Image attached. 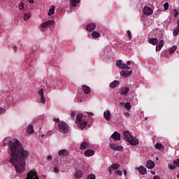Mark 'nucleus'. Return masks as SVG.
I'll list each match as a JSON object with an SVG mask.
<instances>
[{
  "label": "nucleus",
  "instance_id": "nucleus-1",
  "mask_svg": "<svg viewBox=\"0 0 179 179\" xmlns=\"http://www.w3.org/2000/svg\"><path fill=\"white\" fill-rule=\"evenodd\" d=\"M10 149V163L15 169L16 173H24L25 171V160L29 156V152L24 149L19 140H11L8 143Z\"/></svg>",
  "mask_w": 179,
  "mask_h": 179
},
{
  "label": "nucleus",
  "instance_id": "nucleus-2",
  "mask_svg": "<svg viewBox=\"0 0 179 179\" xmlns=\"http://www.w3.org/2000/svg\"><path fill=\"white\" fill-rule=\"evenodd\" d=\"M123 137L124 138V141H126V142L133 146H136L139 143L138 140H137L136 138H134V136H131L129 131L123 132Z\"/></svg>",
  "mask_w": 179,
  "mask_h": 179
},
{
  "label": "nucleus",
  "instance_id": "nucleus-3",
  "mask_svg": "<svg viewBox=\"0 0 179 179\" xmlns=\"http://www.w3.org/2000/svg\"><path fill=\"white\" fill-rule=\"evenodd\" d=\"M59 131L63 134H66L69 131V126L66 122L61 121L58 124Z\"/></svg>",
  "mask_w": 179,
  "mask_h": 179
},
{
  "label": "nucleus",
  "instance_id": "nucleus-4",
  "mask_svg": "<svg viewBox=\"0 0 179 179\" xmlns=\"http://www.w3.org/2000/svg\"><path fill=\"white\" fill-rule=\"evenodd\" d=\"M27 179H39L38 176H37L36 170L29 171V173H27Z\"/></svg>",
  "mask_w": 179,
  "mask_h": 179
},
{
  "label": "nucleus",
  "instance_id": "nucleus-5",
  "mask_svg": "<svg viewBox=\"0 0 179 179\" xmlns=\"http://www.w3.org/2000/svg\"><path fill=\"white\" fill-rule=\"evenodd\" d=\"M116 66H118L120 69H130L129 66H127L126 64H122V60H117L116 61Z\"/></svg>",
  "mask_w": 179,
  "mask_h": 179
},
{
  "label": "nucleus",
  "instance_id": "nucleus-6",
  "mask_svg": "<svg viewBox=\"0 0 179 179\" xmlns=\"http://www.w3.org/2000/svg\"><path fill=\"white\" fill-rule=\"evenodd\" d=\"M69 155V152L66 150H60L58 151V156L63 159Z\"/></svg>",
  "mask_w": 179,
  "mask_h": 179
},
{
  "label": "nucleus",
  "instance_id": "nucleus-7",
  "mask_svg": "<svg viewBox=\"0 0 179 179\" xmlns=\"http://www.w3.org/2000/svg\"><path fill=\"white\" fill-rule=\"evenodd\" d=\"M109 148L114 151H122V147L117 144H110Z\"/></svg>",
  "mask_w": 179,
  "mask_h": 179
},
{
  "label": "nucleus",
  "instance_id": "nucleus-8",
  "mask_svg": "<svg viewBox=\"0 0 179 179\" xmlns=\"http://www.w3.org/2000/svg\"><path fill=\"white\" fill-rule=\"evenodd\" d=\"M153 10L150 8L148 6H145L143 8V15L146 16H150L151 14H152Z\"/></svg>",
  "mask_w": 179,
  "mask_h": 179
},
{
  "label": "nucleus",
  "instance_id": "nucleus-9",
  "mask_svg": "<svg viewBox=\"0 0 179 179\" xmlns=\"http://www.w3.org/2000/svg\"><path fill=\"white\" fill-rule=\"evenodd\" d=\"M42 104H45V98L44 97V91L43 89H40L39 91L38 92Z\"/></svg>",
  "mask_w": 179,
  "mask_h": 179
},
{
  "label": "nucleus",
  "instance_id": "nucleus-10",
  "mask_svg": "<svg viewBox=\"0 0 179 179\" xmlns=\"http://www.w3.org/2000/svg\"><path fill=\"white\" fill-rule=\"evenodd\" d=\"M131 72L132 71H129L124 70V71H120V75H122L123 78H127L131 76Z\"/></svg>",
  "mask_w": 179,
  "mask_h": 179
},
{
  "label": "nucleus",
  "instance_id": "nucleus-11",
  "mask_svg": "<svg viewBox=\"0 0 179 179\" xmlns=\"http://www.w3.org/2000/svg\"><path fill=\"white\" fill-rule=\"evenodd\" d=\"M52 24H54V21L53 20H48L47 22H45L41 24V27L43 29H45L48 26H50Z\"/></svg>",
  "mask_w": 179,
  "mask_h": 179
},
{
  "label": "nucleus",
  "instance_id": "nucleus-12",
  "mask_svg": "<svg viewBox=\"0 0 179 179\" xmlns=\"http://www.w3.org/2000/svg\"><path fill=\"white\" fill-rule=\"evenodd\" d=\"M164 45V41L161 40L160 42H159L158 45H156V52H159Z\"/></svg>",
  "mask_w": 179,
  "mask_h": 179
},
{
  "label": "nucleus",
  "instance_id": "nucleus-13",
  "mask_svg": "<svg viewBox=\"0 0 179 179\" xmlns=\"http://www.w3.org/2000/svg\"><path fill=\"white\" fill-rule=\"evenodd\" d=\"M103 117L106 120V121H110L111 118L110 112V110L104 111L103 113Z\"/></svg>",
  "mask_w": 179,
  "mask_h": 179
},
{
  "label": "nucleus",
  "instance_id": "nucleus-14",
  "mask_svg": "<svg viewBox=\"0 0 179 179\" xmlns=\"http://www.w3.org/2000/svg\"><path fill=\"white\" fill-rule=\"evenodd\" d=\"M148 43L152 45H157L158 44V39L155 38H150L148 39Z\"/></svg>",
  "mask_w": 179,
  "mask_h": 179
},
{
  "label": "nucleus",
  "instance_id": "nucleus-15",
  "mask_svg": "<svg viewBox=\"0 0 179 179\" xmlns=\"http://www.w3.org/2000/svg\"><path fill=\"white\" fill-rule=\"evenodd\" d=\"M96 29V24H89L86 27L87 31H93Z\"/></svg>",
  "mask_w": 179,
  "mask_h": 179
},
{
  "label": "nucleus",
  "instance_id": "nucleus-16",
  "mask_svg": "<svg viewBox=\"0 0 179 179\" xmlns=\"http://www.w3.org/2000/svg\"><path fill=\"white\" fill-rule=\"evenodd\" d=\"M111 138L115 141H120V134L117 131H115L113 135H111Z\"/></svg>",
  "mask_w": 179,
  "mask_h": 179
},
{
  "label": "nucleus",
  "instance_id": "nucleus-17",
  "mask_svg": "<svg viewBox=\"0 0 179 179\" xmlns=\"http://www.w3.org/2000/svg\"><path fill=\"white\" fill-rule=\"evenodd\" d=\"M78 127L80 129H84L85 127H86L87 122L86 121L85 122H78Z\"/></svg>",
  "mask_w": 179,
  "mask_h": 179
},
{
  "label": "nucleus",
  "instance_id": "nucleus-18",
  "mask_svg": "<svg viewBox=\"0 0 179 179\" xmlns=\"http://www.w3.org/2000/svg\"><path fill=\"white\" fill-rule=\"evenodd\" d=\"M83 91H84L85 94H89L91 92V88L87 85L82 86Z\"/></svg>",
  "mask_w": 179,
  "mask_h": 179
},
{
  "label": "nucleus",
  "instance_id": "nucleus-19",
  "mask_svg": "<svg viewBox=\"0 0 179 179\" xmlns=\"http://www.w3.org/2000/svg\"><path fill=\"white\" fill-rule=\"evenodd\" d=\"M120 84V82L118 80H113V83L109 84V87L115 89L117 87V85Z\"/></svg>",
  "mask_w": 179,
  "mask_h": 179
},
{
  "label": "nucleus",
  "instance_id": "nucleus-20",
  "mask_svg": "<svg viewBox=\"0 0 179 179\" xmlns=\"http://www.w3.org/2000/svg\"><path fill=\"white\" fill-rule=\"evenodd\" d=\"M173 36L176 37L179 35V20L177 22V28L173 31Z\"/></svg>",
  "mask_w": 179,
  "mask_h": 179
},
{
  "label": "nucleus",
  "instance_id": "nucleus-21",
  "mask_svg": "<svg viewBox=\"0 0 179 179\" xmlns=\"http://www.w3.org/2000/svg\"><path fill=\"white\" fill-rule=\"evenodd\" d=\"M129 87L122 88V90L120 91V94L122 96H127V94L129 93Z\"/></svg>",
  "mask_w": 179,
  "mask_h": 179
},
{
  "label": "nucleus",
  "instance_id": "nucleus-22",
  "mask_svg": "<svg viewBox=\"0 0 179 179\" xmlns=\"http://www.w3.org/2000/svg\"><path fill=\"white\" fill-rule=\"evenodd\" d=\"M94 152L93 150H87L86 151H85V156L87 157L93 156Z\"/></svg>",
  "mask_w": 179,
  "mask_h": 179
},
{
  "label": "nucleus",
  "instance_id": "nucleus-23",
  "mask_svg": "<svg viewBox=\"0 0 179 179\" xmlns=\"http://www.w3.org/2000/svg\"><path fill=\"white\" fill-rule=\"evenodd\" d=\"M155 164L152 161H148L146 164V168L150 169L155 168Z\"/></svg>",
  "mask_w": 179,
  "mask_h": 179
},
{
  "label": "nucleus",
  "instance_id": "nucleus-24",
  "mask_svg": "<svg viewBox=\"0 0 179 179\" xmlns=\"http://www.w3.org/2000/svg\"><path fill=\"white\" fill-rule=\"evenodd\" d=\"M79 1H70V6H71V9H72V8H75L77 6L78 3H79Z\"/></svg>",
  "mask_w": 179,
  "mask_h": 179
},
{
  "label": "nucleus",
  "instance_id": "nucleus-25",
  "mask_svg": "<svg viewBox=\"0 0 179 179\" xmlns=\"http://www.w3.org/2000/svg\"><path fill=\"white\" fill-rule=\"evenodd\" d=\"M83 117V114H78L77 117H76V124H78V122H81Z\"/></svg>",
  "mask_w": 179,
  "mask_h": 179
},
{
  "label": "nucleus",
  "instance_id": "nucleus-26",
  "mask_svg": "<svg viewBox=\"0 0 179 179\" xmlns=\"http://www.w3.org/2000/svg\"><path fill=\"white\" fill-rule=\"evenodd\" d=\"M55 11V6L52 5L50 7V9H49V11H48V16L52 15Z\"/></svg>",
  "mask_w": 179,
  "mask_h": 179
},
{
  "label": "nucleus",
  "instance_id": "nucleus-27",
  "mask_svg": "<svg viewBox=\"0 0 179 179\" xmlns=\"http://www.w3.org/2000/svg\"><path fill=\"white\" fill-rule=\"evenodd\" d=\"M138 171L140 174H142V175L146 174V169L144 166H140L138 168Z\"/></svg>",
  "mask_w": 179,
  "mask_h": 179
},
{
  "label": "nucleus",
  "instance_id": "nucleus-28",
  "mask_svg": "<svg viewBox=\"0 0 179 179\" xmlns=\"http://www.w3.org/2000/svg\"><path fill=\"white\" fill-rule=\"evenodd\" d=\"M27 131L29 134H32L34 133V127L31 124L28 126Z\"/></svg>",
  "mask_w": 179,
  "mask_h": 179
},
{
  "label": "nucleus",
  "instance_id": "nucleus-29",
  "mask_svg": "<svg viewBox=\"0 0 179 179\" xmlns=\"http://www.w3.org/2000/svg\"><path fill=\"white\" fill-rule=\"evenodd\" d=\"M89 145L88 143L87 142H83L82 144H80V149L83 150L84 149H86V148Z\"/></svg>",
  "mask_w": 179,
  "mask_h": 179
},
{
  "label": "nucleus",
  "instance_id": "nucleus-30",
  "mask_svg": "<svg viewBox=\"0 0 179 179\" xmlns=\"http://www.w3.org/2000/svg\"><path fill=\"white\" fill-rule=\"evenodd\" d=\"M92 36L94 38H99L101 36V34L99 33V32H96V31H94L92 34Z\"/></svg>",
  "mask_w": 179,
  "mask_h": 179
},
{
  "label": "nucleus",
  "instance_id": "nucleus-31",
  "mask_svg": "<svg viewBox=\"0 0 179 179\" xmlns=\"http://www.w3.org/2000/svg\"><path fill=\"white\" fill-rule=\"evenodd\" d=\"M176 50H177V46L176 45H173L172 48L169 49V53L173 54L174 52H176Z\"/></svg>",
  "mask_w": 179,
  "mask_h": 179
},
{
  "label": "nucleus",
  "instance_id": "nucleus-32",
  "mask_svg": "<svg viewBox=\"0 0 179 179\" xmlns=\"http://www.w3.org/2000/svg\"><path fill=\"white\" fill-rule=\"evenodd\" d=\"M120 168V164H113L111 165V169L112 170H117Z\"/></svg>",
  "mask_w": 179,
  "mask_h": 179
},
{
  "label": "nucleus",
  "instance_id": "nucleus-33",
  "mask_svg": "<svg viewBox=\"0 0 179 179\" xmlns=\"http://www.w3.org/2000/svg\"><path fill=\"white\" fill-rule=\"evenodd\" d=\"M124 107H125L126 110H130L131 109V103L130 102H126V103H124Z\"/></svg>",
  "mask_w": 179,
  "mask_h": 179
},
{
  "label": "nucleus",
  "instance_id": "nucleus-34",
  "mask_svg": "<svg viewBox=\"0 0 179 179\" xmlns=\"http://www.w3.org/2000/svg\"><path fill=\"white\" fill-rule=\"evenodd\" d=\"M155 148L156 149H164V146H163V145L162 144H161L160 143H157L156 144H155Z\"/></svg>",
  "mask_w": 179,
  "mask_h": 179
},
{
  "label": "nucleus",
  "instance_id": "nucleus-35",
  "mask_svg": "<svg viewBox=\"0 0 179 179\" xmlns=\"http://www.w3.org/2000/svg\"><path fill=\"white\" fill-rule=\"evenodd\" d=\"M83 176V174L80 171H77L75 174V178L77 179L81 178Z\"/></svg>",
  "mask_w": 179,
  "mask_h": 179
},
{
  "label": "nucleus",
  "instance_id": "nucleus-36",
  "mask_svg": "<svg viewBox=\"0 0 179 179\" xmlns=\"http://www.w3.org/2000/svg\"><path fill=\"white\" fill-rule=\"evenodd\" d=\"M30 17H31V15L30 13H27L23 17V20H24V21H27Z\"/></svg>",
  "mask_w": 179,
  "mask_h": 179
},
{
  "label": "nucleus",
  "instance_id": "nucleus-37",
  "mask_svg": "<svg viewBox=\"0 0 179 179\" xmlns=\"http://www.w3.org/2000/svg\"><path fill=\"white\" fill-rule=\"evenodd\" d=\"M169 8V3H165V4H164V10H167Z\"/></svg>",
  "mask_w": 179,
  "mask_h": 179
},
{
  "label": "nucleus",
  "instance_id": "nucleus-38",
  "mask_svg": "<svg viewBox=\"0 0 179 179\" xmlns=\"http://www.w3.org/2000/svg\"><path fill=\"white\" fill-rule=\"evenodd\" d=\"M87 179H96V176L93 174H91L87 176Z\"/></svg>",
  "mask_w": 179,
  "mask_h": 179
},
{
  "label": "nucleus",
  "instance_id": "nucleus-39",
  "mask_svg": "<svg viewBox=\"0 0 179 179\" xmlns=\"http://www.w3.org/2000/svg\"><path fill=\"white\" fill-rule=\"evenodd\" d=\"M127 34L128 38H129V40H131V31L128 30L127 31Z\"/></svg>",
  "mask_w": 179,
  "mask_h": 179
},
{
  "label": "nucleus",
  "instance_id": "nucleus-40",
  "mask_svg": "<svg viewBox=\"0 0 179 179\" xmlns=\"http://www.w3.org/2000/svg\"><path fill=\"white\" fill-rule=\"evenodd\" d=\"M173 164H176L178 167H179V159L173 160Z\"/></svg>",
  "mask_w": 179,
  "mask_h": 179
},
{
  "label": "nucleus",
  "instance_id": "nucleus-41",
  "mask_svg": "<svg viewBox=\"0 0 179 179\" xmlns=\"http://www.w3.org/2000/svg\"><path fill=\"white\" fill-rule=\"evenodd\" d=\"M173 12H175V14H173V17H177L179 15L178 10L176 9H173Z\"/></svg>",
  "mask_w": 179,
  "mask_h": 179
},
{
  "label": "nucleus",
  "instance_id": "nucleus-42",
  "mask_svg": "<svg viewBox=\"0 0 179 179\" xmlns=\"http://www.w3.org/2000/svg\"><path fill=\"white\" fill-rule=\"evenodd\" d=\"M19 8H20V10H23L24 8V3L20 2V6H19Z\"/></svg>",
  "mask_w": 179,
  "mask_h": 179
},
{
  "label": "nucleus",
  "instance_id": "nucleus-43",
  "mask_svg": "<svg viewBox=\"0 0 179 179\" xmlns=\"http://www.w3.org/2000/svg\"><path fill=\"white\" fill-rule=\"evenodd\" d=\"M176 168V166H175V165H173V164L169 165V169H170L171 170H175Z\"/></svg>",
  "mask_w": 179,
  "mask_h": 179
},
{
  "label": "nucleus",
  "instance_id": "nucleus-44",
  "mask_svg": "<svg viewBox=\"0 0 179 179\" xmlns=\"http://www.w3.org/2000/svg\"><path fill=\"white\" fill-rule=\"evenodd\" d=\"M116 174H117L120 176H122V172L120 170L116 171Z\"/></svg>",
  "mask_w": 179,
  "mask_h": 179
},
{
  "label": "nucleus",
  "instance_id": "nucleus-45",
  "mask_svg": "<svg viewBox=\"0 0 179 179\" xmlns=\"http://www.w3.org/2000/svg\"><path fill=\"white\" fill-rule=\"evenodd\" d=\"M5 112H6L5 109H3V108H0V115L5 113Z\"/></svg>",
  "mask_w": 179,
  "mask_h": 179
},
{
  "label": "nucleus",
  "instance_id": "nucleus-46",
  "mask_svg": "<svg viewBox=\"0 0 179 179\" xmlns=\"http://www.w3.org/2000/svg\"><path fill=\"white\" fill-rule=\"evenodd\" d=\"M53 171L55 173H58L59 172V170L58 169L57 167H55V168H54Z\"/></svg>",
  "mask_w": 179,
  "mask_h": 179
},
{
  "label": "nucleus",
  "instance_id": "nucleus-47",
  "mask_svg": "<svg viewBox=\"0 0 179 179\" xmlns=\"http://www.w3.org/2000/svg\"><path fill=\"white\" fill-rule=\"evenodd\" d=\"M76 115V112L71 113V117L73 118Z\"/></svg>",
  "mask_w": 179,
  "mask_h": 179
},
{
  "label": "nucleus",
  "instance_id": "nucleus-48",
  "mask_svg": "<svg viewBox=\"0 0 179 179\" xmlns=\"http://www.w3.org/2000/svg\"><path fill=\"white\" fill-rule=\"evenodd\" d=\"M54 122H55L56 123L59 124L61 122L59 121V118H55L54 119Z\"/></svg>",
  "mask_w": 179,
  "mask_h": 179
},
{
  "label": "nucleus",
  "instance_id": "nucleus-49",
  "mask_svg": "<svg viewBox=\"0 0 179 179\" xmlns=\"http://www.w3.org/2000/svg\"><path fill=\"white\" fill-rule=\"evenodd\" d=\"M51 159H52V157H51L50 155H49L48 157H47V160L50 162Z\"/></svg>",
  "mask_w": 179,
  "mask_h": 179
},
{
  "label": "nucleus",
  "instance_id": "nucleus-50",
  "mask_svg": "<svg viewBox=\"0 0 179 179\" xmlns=\"http://www.w3.org/2000/svg\"><path fill=\"white\" fill-rule=\"evenodd\" d=\"M124 115H125L126 117H129V115H130L129 113H127V112L124 113Z\"/></svg>",
  "mask_w": 179,
  "mask_h": 179
},
{
  "label": "nucleus",
  "instance_id": "nucleus-51",
  "mask_svg": "<svg viewBox=\"0 0 179 179\" xmlns=\"http://www.w3.org/2000/svg\"><path fill=\"white\" fill-rule=\"evenodd\" d=\"M87 115L91 116V117H92L94 115L93 113L87 112Z\"/></svg>",
  "mask_w": 179,
  "mask_h": 179
},
{
  "label": "nucleus",
  "instance_id": "nucleus-52",
  "mask_svg": "<svg viewBox=\"0 0 179 179\" xmlns=\"http://www.w3.org/2000/svg\"><path fill=\"white\" fill-rule=\"evenodd\" d=\"M153 179H160V177L158 176H154Z\"/></svg>",
  "mask_w": 179,
  "mask_h": 179
},
{
  "label": "nucleus",
  "instance_id": "nucleus-53",
  "mask_svg": "<svg viewBox=\"0 0 179 179\" xmlns=\"http://www.w3.org/2000/svg\"><path fill=\"white\" fill-rule=\"evenodd\" d=\"M113 170V169H112L111 168H109L108 169L109 173H112Z\"/></svg>",
  "mask_w": 179,
  "mask_h": 179
},
{
  "label": "nucleus",
  "instance_id": "nucleus-54",
  "mask_svg": "<svg viewBox=\"0 0 179 179\" xmlns=\"http://www.w3.org/2000/svg\"><path fill=\"white\" fill-rule=\"evenodd\" d=\"M131 61H128L127 62V64L126 65H131Z\"/></svg>",
  "mask_w": 179,
  "mask_h": 179
},
{
  "label": "nucleus",
  "instance_id": "nucleus-55",
  "mask_svg": "<svg viewBox=\"0 0 179 179\" xmlns=\"http://www.w3.org/2000/svg\"><path fill=\"white\" fill-rule=\"evenodd\" d=\"M123 174H124V176H127V170L124 169V171H123Z\"/></svg>",
  "mask_w": 179,
  "mask_h": 179
},
{
  "label": "nucleus",
  "instance_id": "nucleus-56",
  "mask_svg": "<svg viewBox=\"0 0 179 179\" xmlns=\"http://www.w3.org/2000/svg\"><path fill=\"white\" fill-rule=\"evenodd\" d=\"M13 50L17 51V47L16 46H13Z\"/></svg>",
  "mask_w": 179,
  "mask_h": 179
},
{
  "label": "nucleus",
  "instance_id": "nucleus-57",
  "mask_svg": "<svg viewBox=\"0 0 179 179\" xmlns=\"http://www.w3.org/2000/svg\"><path fill=\"white\" fill-rule=\"evenodd\" d=\"M28 2H29V3H31V4H34V1H28Z\"/></svg>",
  "mask_w": 179,
  "mask_h": 179
},
{
  "label": "nucleus",
  "instance_id": "nucleus-58",
  "mask_svg": "<svg viewBox=\"0 0 179 179\" xmlns=\"http://www.w3.org/2000/svg\"><path fill=\"white\" fill-rule=\"evenodd\" d=\"M152 174L155 175V171H152Z\"/></svg>",
  "mask_w": 179,
  "mask_h": 179
},
{
  "label": "nucleus",
  "instance_id": "nucleus-59",
  "mask_svg": "<svg viewBox=\"0 0 179 179\" xmlns=\"http://www.w3.org/2000/svg\"><path fill=\"white\" fill-rule=\"evenodd\" d=\"M177 178H179V173H178V175H177Z\"/></svg>",
  "mask_w": 179,
  "mask_h": 179
},
{
  "label": "nucleus",
  "instance_id": "nucleus-60",
  "mask_svg": "<svg viewBox=\"0 0 179 179\" xmlns=\"http://www.w3.org/2000/svg\"><path fill=\"white\" fill-rule=\"evenodd\" d=\"M47 87H50L49 85H47Z\"/></svg>",
  "mask_w": 179,
  "mask_h": 179
},
{
  "label": "nucleus",
  "instance_id": "nucleus-61",
  "mask_svg": "<svg viewBox=\"0 0 179 179\" xmlns=\"http://www.w3.org/2000/svg\"><path fill=\"white\" fill-rule=\"evenodd\" d=\"M27 1H33V0H27Z\"/></svg>",
  "mask_w": 179,
  "mask_h": 179
}]
</instances>
